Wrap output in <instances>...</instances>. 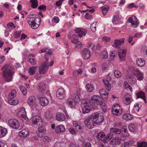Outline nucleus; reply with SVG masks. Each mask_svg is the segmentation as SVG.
I'll use <instances>...</instances> for the list:
<instances>
[{
	"label": "nucleus",
	"mask_w": 147,
	"mask_h": 147,
	"mask_svg": "<svg viewBox=\"0 0 147 147\" xmlns=\"http://www.w3.org/2000/svg\"><path fill=\"white\" fill-rule=\"evenodd\" d=\"M1 69L3 70V76L5 81L7 82L11 81L13 79V75L14 74L11 67L8 65L6 64Z\"/></svg>",
	"instance_id": "1"
},
{
	"label": "nucleus",
	"mask_w": 147,
	"mask_h": 147,
	"mask_svg": "<svg viewBox=\"0 0 147 147\" xmlns=\"http://www.w3.org/2000/svg\"><path fill=\"white\" fill-rule=\"evenodd\" d=\"M27 20L30 26L33 29L38 28L40 24L41 18H36L33 15L28 16Z\"/></svg>",
	"instance_id": "2"
},
{
	"label": "nucleus",
	"mask_w": 147,
	"mask_h": 147,
	"mask_svg": "<svg viewBox=\"0 0 147 147\" xmlns=\"http://www.w3.org/2000/svg\"><path fill=\"white\" fill-rule=\"evenodd\" d=\"M95 123L99 125L104 120V114L102 112H96L92 114Z\"/></svg>",
	"instance_id": "3"
},
{
	"label": "nucleus",
	"mask_w": 147,
	"mask_h": 147,
	"mask_svg": "<svg viewBox=\"0 0 147 147\" xmlns=\"http://www.w3.org/2000/svg\"><path fill=\"white\" fill-rule=\"evenodd\" d=\"M84 125L90 129L94 127L95 122L92 114L84 118Z\"/></svg>",
	"instance_id": "4"
},
{
	"label": "nucleus",
	"mask_w": 147,
	"mask_h": 147,
	"mask_svg": "<svg viewBox=\"0 0 147 147\" xmlns=\"http://www.w3.org/2000/svg\"><path fill=\"white\" fill-rule=\"evenodd\" d=\"M97 137L104 143H106L112 138V135L111 133H109L106 136L104 132H101L98 134Z\"/></svg>",
	"instance_id": "5"
},
{
	"label": "nucleus",
	"mask_w": 147,
	"mask_h": 147,
	"mask_svg": "<svg viewBox=\"0 0 147 147\" xmlns=\"http://www.w3.org/2000/svg\"><path fill=\"white\" fill-rule=\"evenodd\" d=\"M32 123L33 125L40 126L43 124L42 121L41 117L38 115L33 116L31 119Z\"/></svg>",
	"instance_id": "6"
},
{
	"label": "nucleus",
	"mask_w": 147,
	"mask_h": 147,
	"mask_svg": "<svg viewBox=\"0 0 147 147\" xmlns=\"http://www.w3.org/2000/svg\"><path fill=\"white\" fill-rule=\"evenodd\" d=\"M18 116L22 118V120L24 122L27 121L28 118L26 116V113L25 109L24 107H21L18 113Z\"/></svg>",
	"instance_id": "7"
},
{
	"label": "nucleus",
	"mask_w": 147,
	"mask_h": 147,
	"mask_svg": "<svg viewBox=\"0 0 147 147\" xmlns=\"http://www.w3.org/2000/svg\"><path fill=\"white\" fill-rule=\"evenodd\" d=\"M91 100L94 103L100 105H104L105 103L98 96L94 95L91 98Z\"/></svg>",
	"instance_id": "8"
},
{
	"label": "nucleus",
	"mask_w": 147,
	"mask_h": 147,
	"mask_svg": "<svg viewBox=\"0 0 147 147\" xmlns=\"http://www.w3.org/2000/svg\"><path fill=\"white\" fill-rule=\"evenodd\" d=\"M49 66L47 62H43L38 67V71L40 74H44L48 71Z\"/></svg>",
	"instance_id": "9"
},
{
	"label": "nucleus",
	"mask_w": 147,
	"mask_h": 147,
	"mask_svg": "<svg viewBox=\"0 0 147 147\" xmlns=\"http://www.w3.org/2000/svg\"><path fill=\"white\" fill-rule=\"evenodd\" d=\"M127 21L129 23H131L132 26L134 28L137 27L139 23L138 20L134 16L130 17Z\"/></svg>",
	"instance_id": "10"
},
{
	"label": "nucleus",
	"mask_w": 147,
	"mask_h": 147,
	"mask_svg": "<svg viewBox=\"0 0 147 147\" xmlns=\"http://www.w3.org/2000/svg\"><path fill=\"white\" fill-rule=\"evenodd\" d=\"M8 123L11 127L15 129H18L20 126L19 122L15 119H9L8 121Z\"/></svg>",
	"instance_id": "11"
},
{
	"label": "nucleus",
	"mask_w": 147,
	"mask_h": 147,
	"mask_svg": "<svg viewBox=\"0 0 147 147\" xmlns=\"http://www.w3.org/2000/svg\"><path fill=\"white\" fill-rule=\"evenodd\" d=\"M46 131L45 127L40 126L38 128L36 131V134L39 138H42L45 135Z\"/></svg>",
	"instance_id": "12"
},
{
	"label": "nucleus",
	"mask_w": 147,
	"mask_h": 147,
	"mask_svg": "<svg viewBox=\"0 0 147 147\" xmlns=\"http://www.w3.org/2000/svg\"><path fill=\"white\" fill-rule=\"evenodd\" d=\"M133 100L131 94L127 93L125 95L123 101L126 105H128L130 104Z\"/></svg>",
	"instance_id": "13"
},
{
	"label": "nucleus",
	"mask_w": 147,
	"mask_h": 147,
	"mask_svg": "<svg viewBox=\"0 0 147 147\" xmlns=\"http://www.w3.org/2000/svg\"><path fill=\"white\" fill-rule=\"evenodd\" d=\"M65 91L63 88H60L57 90L56 92V96L59 99H62L65 97Z\"/></svg>",
	"instance_id": "14"
},
{
	"label": "nucleus",
	"mask_w": 147,
	"mask_h": 147,
	"mask_svg": "<svg viewBox=\"0 0 147 147\" xmlns=\"http://www.w3.org/2000/svg\"><path fill=\"white\" fill-rule=\"evenodd\" d=\"M75 31L76 33L78 34L79 37H82V36H85L87 32V30L86 29H81L77 28L75 29Z\"/></svg>",
	"instance_id": "15"
},
{
	"label": "nucleus",
	"mask_w": 147,
	"mask_h": 147,
	"mask_svg": "<svg viewBox=\"0 0 147 147\" xmlns=\"http://www.w3.org/2000/svg\"><path fill=\"white\" fill-rule=\"evenodd\" d=\"M125 40L124 38L115 40L114 41V43L112 45L113 46L116 48H119L121 45L123 44Z\"/></svg>",
	"instance_id": "16"
},
{
	"label": "nucleus",
	"mask_w": 147,
	"mask_h": 147,
	"mask_svg": "<svg viewBox=\"0 0 147 147\" xmlns=\"http://www.w3.org/2000/svg\"><path fill=\"white\" fill-rule=\"evenodd\" d=\"M121 131L122 136L123 138L127 137L129 135L127 127L125 125L123 126L121 129Z\"/></svg>",
	"instance_id": "17"
},
{
	"label": "nucleus",
	"mask_w": 147,
	"mask_h": 147,
	"mask_svg": "<svg viewBox=\"0 0 147 147\" xmlns=\"http://www.w3.org/2000/svg\"><path fill=\"white\" fill-rule=\"evenodd\" d=\"M71 41L72 43L77 44V47H81L82 45V43L78 41V38L77 36L75 35H73L72 38L71 39Z\"/></svg>",
	"instance_id": "18"
},
{
	"label": "nucleus",
	"mask_w": 147,
	"mask_h": 147,
	"mask_svg": "<svg viewBox=\"0 0 147 147\" xmlns=\"http://www.w3.org/2000/svg\"><path fill=\"white\" fill-rule=\"evenodd\" d=\"M34 58V55L32 54H29L28 57V61L32 65H35L37 62Z\"/></svg>",
	"instance_id": "19"
},
{
	"label": "nucleus",
	"mask_w": 147,
	"mask_h": 147,
	"mask_svg": "<svg viewBox=\"0 0 147 147\" xmlns=\"http://www.w3.org/2000/svg\"><path fill=\"white\" fill-rule=\"evenodd\" d=\"M28 103L29 105L34 106L36 103V97L34 96H30L27 100Z\"/></svg>",
	"instance_id": "20"
},
{
	"label": "nucleus",
	"mask_w": 147,
	"mask_h": 147,
	"mask_svg": "<svg viewBox=\"0 0 147 147\" xmlns=\"http://www.w3.org/2000/svg\"><path fill=\"white\" fill-rule=\"evenodd\" d=\"M137 98H142L145 103H146V97L145 93L142 91H141L136 93Z\"/></svg>",
	"instance_id": "21"
},
{
	"label": "nucleus",
	"mask_w": 147,
	"mask_h": 147,
	"mask_svg": "<svg viewBox=\"0 0 147 147\" xmlns=\"http://www.w3.org/2000/svg\"><path fill=\"white\" fill-rule=\"evenodd\" d=\"M38 90L42 93L45 92L46 90V85L42 82H40L39 84Z\"/></svg>",
	"instance_id": "22"
},
{
	"label": "nucleus",
	"mask_w": 147,
	"mask_h": 147,
	"mask_svg": "<svg viewBox=\"0 0 147 147\" xmlns=\"http://www.w3.org/2000/svg\"><path fill=\"white\" fill-rule=\"evenodd\" d=\"M40 103L42 106H45L49 104V101L48 99L45 97H42L40 98Z\"/></svg>",
	"instance_id": "23"
},
{
	"label": "nucleus",
	"mask_w": 147,
	"mask_h": 147,
	"mask_svg": "<svg viewBox=\"0 0 147 147\" xmlns=\"http://www.w3.org/2000/svg\"><path fill=\"white\" fill-rule=\"evenodd\" d=\"M80 92L78 91L73 94L71 96V98L74 100L76 102H78L80 100Z\"/></svg>",
	"instance_id": "24"
},
{
	"label": "nucleus",
	"mask_w": 147,
	"mask_h": 147,
	"mask_svg": "<svg viewBox=\"0 0 147 147\" xmlns=\"http://www.w3.org/2000/svg\"><path fill=\"white\" fill-rule=\"evenodd\" d=\"M82 53L85 59H88L90 57V50L88 49H85L82 50Z\"/></svg>",
	"instance_id": "25"
},
{
	"label": "nucleus",
	"mask_w": 147,
	"mask_h": 147,
	"mask_svg": "<svg viewBox=\"0 0 147 147\" xmlns=\"http://www.w3.org/2000/svg\"><path fill=\"white\" fill-rule=\"evenodd\" d=\"M65 131L64 126L63 124L57 126L55 128V132L57 133L63 132Z\"/></svg>",
	"instance_id": "26"
},
{
	"label": "nucleus",
	"mask_w": 147,
	"mask_h": 147,
	"mask_svg": "<svg viewBox=\"0 0 147 147\" xmlns=\"http://www.w3.org/2000/svg\"><path fill=\"white\" fill-rule=\"evenodd\" d=\"M56 119L59 121H63L65 119V115L61 113H57L56 114Z\"/></svg>",
	"instance_id": "27"
},
{
	"label": "nucleus",
	"mask_w": 147,
	"mask_h": 147,
	"mask_svg": "<svg viewBox=\"0 0 147 147\" xmlns=\"http://www.w3.org/2000/svg\"><path fill=\"white\" fill-rule=\"evenodd\" d=\"M135 71L136 72V77L138 80L139 81L142 80L144 78L143 73L140 71L138 69H136Z\"/></svg>",
	"instance_id": "28"
},
{
	"label": "nucleus",
	"mask_w": 147,
	"mask_h": 147,
	"mask_svg": "<svg viewBox=\"0 0 147 147\" xmlns=\"http://www.w3.org/2000/svg\"><path fill=\"white\" fill-rule=\"evenodd\" d=\"M103 81L106 89L108 91L110 90L112 88V87L109 81L107 79L103 80Z\"/></svg>",
	"instance_id": "29"
},
{
	"label": "nucleus",
	"mask_w": 147,
	"mask_h": 147,
	"mask_svg": "<svg viewBox=\"0 0 147 147\" xmlns=\"http://www.w3.org/2000/svg\"><path fill=\"white\" fill-rule=\"evenodd\" d=\"M19 136L22 137H27L29 135V133L27 129H24L19 133Z\"/></svg>",
	"instance_id": "30"
},
{
	"label": "nucleus",
	"mask_w": 147,
	"mask_h": 147,
	"mask_svg": "<svg viewBox=\"0 0 147 147\" xmlns=\"http://www.w3.org/2000/svg\"><path fill=\"white\" fill-rule=\"evenodd\" d=\"M76 102L72 98H69L67 101V104L71 108L74 107L75 105Z\"/></svg>",
	"instance_id": "31"
},
{
	"label": "nucleus",
	"mask_w": 147,
	"mask_h": 147,
	"mask_svg": "<svg viewBox=\"0 0 147 147\" xmlns=\"http://www.w3.org/2000/svg\"><path fill=\"white\" fill-rule=\"evenodd\" d=\"M126 78L128 80L129 83L131 85H134L135 82V79L132 75H127L126 76Z\"/></svg>",
	"instance_id": "32"
},
{
	"label": "nucleus",
	"mask_w": 147,
	"mask_h": 147,
	"mask_svg": "<svg viewBox=\"0 0 147 147\" xmlns=\"http://www.w3.org/2000/svg\"><path fill=\"white\" fill-rule=\"evenodd\" d=\"M136 64L139 67H143L145 64V61L143 58H139L136 60Z\"/></svg>",
	"instance_id": "33"
},
{
	"label": "nucleus",
	"mask_w": 147,
	"mask_h": 147,
	"mask_svg": "<svg viewBox=\"0 0 147 147\" xmlns=\"http://www.w3.org/2000/svg\"><path fill=\"white\" fill-rule=\"evenodd\" d=\"M121 139L119 138H113L111 141L110 144L113 145H119L121 143Z\"/></svg>",
	"instance_id": "34"
},
{
	"label": "nucleus",
	"mask_w": 147,
	"mask_h": 147,
	"mask_svg": "<svg viewBox=\"0 0 147 147\" xmlns=\"http://www.w3.org/2000/svg\"><path fill=\"white\" fill-rule=\"evenodd\" d=\"M37 68V66H34L30 67L28 70L29 74L30 75L34 74L36 72Z\"/></svg>",
	"instance_id": "35"
},
{
	"label": "nucleus",
	"mask_w": 147,
	"mask_h": 147,
	"mask_svg": "<svg viewBox=\"0 0 147 147\" xmlns=\"http://www.w3.org/2000/svg\"><path fill=\"white\" fill-rule=\"evenodd\" d=\"M7 130L5 128L0 127V138L4 137L7 134Z\"/></svg>",
	"instance_id": "36"
},
{
	"label": "nucleus",
	"mask_w": 147,
	"mask_h": 147,
	"mask_svg": "<svg viewBox=\"0 0 147 147\" xmlns=\"http://www.w3.org/2000/svg\"><path fill=\"white\" fill-rule=\"evenodd\" d=\"M110 131L111 133H114L117 134H120L121 132V130L117 128H111L110 129Z\"/></svg>",
	"instance_id": "37"
},
{
	"label": "nucleus",
	"mask_w": 147,
	"mask_h": 147,
	"mask_svg": "<svg viewBox=\"0 0 147 147\" xmlns=\"http://www.w3.org/2000/svg\"><path fill=\"white\" fill-rule=\"evenodd\" d=\"M45 117L47 119H51L53 117V115L51 111L48 110L47 111L45 112Z\"/></svg>",
	"instance_id": "38"
},
{
	"label": "nucleus",
	"mask_w": 147,
	"mask_h": 147,
	"mask_svg": "<svg viewBox=\"0 0 147 147\" xmlns=\"http://www.w3.org/2000/svg\"><path fill=\"white\" fill-rule=\"evenodd\" d=\"M91 108L89 106H85L82 109V113L84 114L88 113L91 110Z\"/></svg>",
	"instance_id": "39"
},
{
	"label": "nucleus",
	"mask_w": 147,
	"mask_h": 147,
	"mask_svg": "<svg viewBox=\"0 0 147 147\" xmlns=\"http://www.w3.org/2000/svg\"><path fill=\"white\" fill-rule=\"evenodd\" d=\"M8 103L11 105H16L18 103V100L16 99H10L8 100Z\"/></svg>",
	"instance_id": "40"
},
{
	"label": "nucleus",
	"mask_w": 147,
	"mask_h": 147,
	"mask_svg": "<svg viewBox=\"0 0 147 147\" xmlns=\"http://www.w3.org/2000/svg\"><path fill=\"white\" fill-rule=\"evenodd\" d=\"M87 90L89 92H92L94 91V86L92 84H89L86 86Z\"/></svg>",
	"instance_id": "41"
},
{
	"label": "nucleus",
	"mask_w": 147,
	"mask_h": 147,
	"mask_svg": "<svg viewBox=\"0 0 147 147\" xmlns=\"http://www.w3.org/2000/svg\"><path fill=\"white\" fill-rule=\"evenodd\" d=\"M16 95V92L15 90H13L9 94L8 98L10 99L13 98Z\"/></svg>",
	"instance_id": "42"
},
{
	"label": "nucleus",
	"mask_w": 147,
	"mask_h": 147,
	"mask_svg": "<svg viewBox=\"0 0 147 147\" xmlns=\"http://www.w3.org/2000/svg\"><path fill=\"white\" fill-rule=\"evenodd\" d=\"M123 118L125 120H130L133 118V115L129 114H126L123 116Z\"/></svg>",
	"instance_id": "43"
},
{
	"label": "nucleus",
	"mask_w": 147,
	"mask_h": 147,
	"mask_svg": "<svg viewBox=\"0 0 147 147\" xmlns=\"http://www.w3.org/2000/svg\"><path fill=\"white\" fill-rule=\"evenodd\" d=\"M104 16H105L109 9V7L107 5H104L101 7Z\"/></svg>",
	"instance_id": "44"
},
{
	"label": "nucleus",
	"mask_w": 147,
	"mask_h": 147,
	"mask_svg": "<svg viewBox=\"0 0 147 147\" xmlns=\"http://www.w3.org/2000/svg\"><path fill=\"white\" fill-rule=\"evenodd\" d=\"M32 4L31 7L33 8H36L38 5V1L37 0H30Z\"/></svg>",
	"instance_id": "45"
},
{
	"label": "nucleus",
	"mask_w": 147,
	"mask_h": 147,
	"mask_svg": "<svg viewBox=\"0 0 147 147\" xmlns=\"http://www.w3.org/2000/svg\"><path fill=\"white\" fill-rule=\"evenodd\" d=\"M137 145L138 147H147V142L144 141L138 143Z\"/></svg>",
	"instance_id": "46"
},
{
	"label": "nucleus",
	"mask_w": 147,
	"mask_h": 147,
	"mask_svg": "<svg viewBox=\"0 0 147 147\" xmlns=\"http://www.w3.org/2000/svg\"><path fill=\"white\" fill-rule=\"evenodd\" d=\"M121 111L119 110V109H115V110H113V113L114 115L116 116H119L121 114Z\"/></svg>",
	"instance_id": "47"
},
{
	"label": "nucleus",
	"mask_w": 147,
	"mask_h": 147,
	"mask_svg": "<svg viewBox=\"0 0 147 147\" xmlns=\"http://www.w3.org/2000/svg\"><path fill=\"white\" fill-rule=\"evenodd\" d=\"M97 22H94L91 25L90 28L92 31L93 32H95L96 30V25Z\"/></svg>",
	"instance_id": "48"
},
{
	"label": "nucleus",
	"mask_w": 147,
	"mask_h": 147,
	"mask_svg": "<svg viewBox=\"0 0 147 147\" xmlns=\"http://www.w3.org/2000/svg\"><path fill=\"white\" fill-rule=\"evenodd\" d=\"M141 106V105L140 104H136L134 106V109L135 111L138 112L140 109Z\"/></svg>",
	"instance_id": "49"
},
{
	"label": "nucleus",
	"mask_w": 147,
	"mask_h": 147,
	"mask_svg": "<svg viewBox=\"0 0 147 147\" xmlns=\"http://www.w3.org/2000/svg\"><path fill=\"white\" fill-rule=\"evenodd\" d=\"M20 89L23 94L25 95L27 93V90L26 88L23 86H20Z\"/></svg>",
	"instance_id": "50"
},
{
	"label": "nucleus",
	"mask_w": 147,
	"mask_h": 147,
	"mask_svg": "<svg viewBox=\"0 0 147 147\" xmlns=\"http://www.w3.org/2000/svg\"><path fill=\"white\" fill-rule=\"evenodd\" d=\"M73 124L74 126L76 127V129L78 130H81L82 129V127L78 124V123L76 121H74L73 122Z\"/></svg>",
	"instance_id": "51"
},
{
	"label": "nucleus",
	"mask_w": 147,
	"mask_h": 147,
	"mask_svg": "<svg viewBox=\"0 0 147 147\" xmlns=\"http://www.w3.org/2000/svg\"><path fill=\"white\" fill-rule=\"evenodd\" d=\"M43 142H45V143H50L51 141V138L47 136H45L43 138Z\"/></svg>",
	"instance_id": "52"
},
{
	"label": "nucleus",
	"mask_w": 147,
	"mask_h": 147,
	"mask_svg": "<svg viewBox=\"0 0 147 147\" xmlns=\"http://www.w3.org/2000/svg\"><path fill=\"white\" fill-rule=\"evenodd\" d=\"M114 74L115 76L117 78H119L121 76V73L118 70H115L114 71Z\"/></svg>",
	"instance_id": "53"
},
{
	"label": "nucleus",
	"mask_w": 147,
	"mask_h": 147,
	"mask_svg": "<svg viewBox=\"0 0 147 147\" xmlns=\"http://www.w3.org/2000/svg\"><path fill=\"white\" fill-rule=\"evenodd\" d=\"M124 87L126 88H129L131 92L132 91V89L131 86L129 85L127 82H125L124 83Z\"/></svg>",
	"instance_id": "54"
},
{
	"label": "nucleus",
	"mask_w": 147,
	"mask_h": 147,
	"mask_svg": "<svg viewBox=\"0 0 147 147\" xmlns=\"http://www.w3.org/2000/svg\"><path fill=\"white\" fill-rule=\"evenodd\" d=\"M128 128L131 131L134 132L136 130V127L133 124L130 125Z\"/></svg>",
	"instance_id": "55"
},
{
	"label": "nucleus",
	"mask_w": 147,
	"mask_h": 147,
	"mask_svg": "<svg viewBox=\"0 0 147 147\" xmlns=\"http://www.w3.org/2000/svg\"><path fill=\"white\" fill-rule=\"evenodd\" d=\"M119 60L120 61H124L125 60L126 55L125 54H119Z\"/></svg>",
	"instance_id": "56"
},
{
	"label": "nucleus",
	"mask_w": 147,
	"mask_h": 147,
	"mask_svg": "<svg viewBox=\"0 0 147 147\" xmlns=\"http://www.w3.org/2000/svg\"><path fill=\"white\" fill-rule=\"evenodd\" d=\"M102 57L103 59L107 58L108 56V54L107 52L104 51H103L101 53Z\"/></svg>",
	"instance_id": "57"
},
{
	"label": "nucleus",
	"mask_w": 147,
	"mask_h": 147,
	"mask_svg": "<svg viewBox=\"0 0 147 147\" xmlns=\"http://www.w3.org/2000/svg\"><path fill=\"white\" fill-rule=\"evenodd\" d=\"M101 67L103 71H105L107 69V64L106 63H103L102 64Z\"/></svg>",
	"instance_id": "58"
},
{
	"label": "nucleus",
	"mask_w": 147,
	"mask_h": 147,
	"mask_svg": "<svg viewBox=\"0 0 147 147\" xmlns=\"http://www.w3.org/2000/svg\"><path fill=\"white\" fill-rule=\"evenodd\" d=\"M113 125L115 127L119 128L122 125V123L121 122H115L114 123Z\"/></svg>",
	"instance_id": "59"
},
{
	"label": "nucleus",
	"mask_w": 147,
	"mask_h": 147,
	"mask_svg": "<svg viewBox=\"0 0 147 147\" xmlns=\"http://www.w3.org/2000/svg\"><path fill=\"white\" fill-rule=\"evenodd\" d=\"M101 96L103 100H106L108 98V93L106 92V93L103 94Z\"/></svg>",
	"instance_id": "60"
},
{
	"label": "nucleus",
	"mask_w": 147,
	"mask_h": 147,
	"mask_svg": "<svg viewBox=\"0 0 147 147\" xmlns=\"http://www.w3.org/2000/svg\"><path fill=\"white\" fill-rule=\"evenodd\" d=\"M46 6L44 5H42L39 6L38 7V9L40 10H42L43 11H45L46 10Z\"/></svg>",
	"instance_id": "61"
},
{
	"label": "nucleus",
	"mask_w": 147,
	"mask_h": 147,
	"mask_svg": "<svg viewBox=\"0 0 147 147\" xmlns=\"http://www.w3.org/2000/svg\"><path fill=\"white\" fill-rule=\"evenodd\" d=\"M118 16H114L112 20V21L113 23L117 24L118 21Z\"/></svg>",
	"instance_id": "62"
},
{
	"label": "nucleus",
	"mask_w": 147,
	"mask_h": 147,
	"mask_svg": "<svg viewBox=\"0 0 147 147\" xmlns=\"http://www.w3.org/2000/svg\"><path fill=\"white\" fill-rule=\"evenodd\" d=\"M88 47L92 50H93L95 47V45L94 43L91 42L88 45Z\"/></svg>",
	"instance_id": "63"
},
{
	"label": "nucleus",
	"mask_w": 147,
	"mask_h": 147,
	"mask_svg": "<svg viewBox=\"0 0 147 147\" xmlns=\"http://www.w3.org/2000/svg\"><path fill=\"white\" fill-rule=\"evenodd\" d=\"M59 18L58 17L55 16L52 19V21L53 22L56 23H58L59 21Z\"/></svg>",
	"instance_id": "64"
}]
</instances>
